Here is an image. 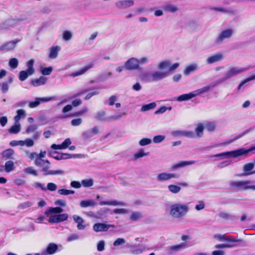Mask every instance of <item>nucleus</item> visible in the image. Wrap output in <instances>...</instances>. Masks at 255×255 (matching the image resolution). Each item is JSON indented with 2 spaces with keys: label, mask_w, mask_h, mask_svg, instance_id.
I'll list each match as a JSON object with an SVG mask.
<instances>
[{
  "label": "nucleus",
  "mask_w": 255,
  "mask_h": 255,
  "mask_svg": "<svg viewBox=\"0 0 255 255\" xmlns=\"http://www.w3.org/2000/svg\"><path fill=\"white\" fill-rule=\"evenodd\" d=\"M179 66V63L171 64L168 60L160 62L157 68L161 71H154L151 72V81L161 80L170 75V72L176 69Z\"/></svg>",
  "instance_id": "nucleus-1"
},
{
  "label": "nucleus",
  "mask_w": 255,
  "mask_h": 255,
  "mask_svg": "<svg viewBox=\"0 0 255 255\" xmlns=\"http://www.w3.org/2000/svg\"><path fill=\"white\" fill-rule=\"evenodd\" d=\"M255 68L254 65H250L246 67H233L230 68L225 74V76L218 79L220 83H223L231 78L236 76L245 71Z\"/></svg>",
  "instance_id": "nucleus-2"
},
{
  "label": "nucleus",
  "mask_w": 255,
  "mask_h": 255,
  "mask_svg": "<svg viewBox=\"0 0 255 255\" xmlns=\"http://www.w3.org/2000/svg\"><path fill=\"white\" fill-rule=\"evenodd\" d=\"M255 150V146L250 147L249 149H245L244 148H241L235 150L231 151H228L226 152H222L221 153L213 155V157H237L241 155H247L250 152H253Z\"/></svg>",
  "instance_id": "nucleus-3"
},
{
  "label": "nucleus",
  "mask_w": 255,
  "mask_h": 255,
  "mask_svg": "<svg viewBox=\"0 0 255 255\" xmlns=\"http://www.w3.org/2000/svg\"><path fill=\"white\" fill-rule=\"evenodd\" d=\"M254 181L253 180H237L231 181L230 186L231 188L237 189L240 191L248 190H255V185L253 184Z\"/></svg>",
  "instance_id": "nucleus-4"
},
{
  "label": "nucleus",
  "mask_w": 255,
  "mask_h": 255,
  "mask_svg": "<svg viewBox=\"0 0 255 255\" xmlns=\"http://www.w3.org/2000/svg\"><path fill=\"white\" fill-rule=\"evenodd\" d=\"M34 164L38 167H42L41 171L43 172V175L45 176L48 175H63L64 174V171L62 170H49L50 166H44L45 164L44 159L40 158H36L35 159Z\"/></svg>",
  "instance_id": "nucleus-5"
},
{
  "label": "nucleus",
  "mask_w": 255,
  "mask_h": 255,
  "mask_svg": "<svg viewBox=\"0 0 255 255\" xmlns=\"http://www.w3.org/2000/svg\"><path fill=\"white\" fill-rule=\"evenodd\" d=\"M188 206L182 204H175L170 206V214L174 218H180L188 212Z\"/></svg>",
  "instance_id": "nucleus-6"
},
{
  "label": "nucleus",
  "mask_w": 255,
  "mask_h": 255,
  "mask_svg": "<svg viewBox=\"0 0 255 255\" xmlns=\"http://www.w3.org/2000/svg\"><path fill=\"white\" fill-rule=\"evenodd\" d=\"M234 33V30L228 28L222 31L215 40V43L217 45L222 44L226 39H230Z\"/></svg>",
  "instance_id": "nucleus-7"
},
{
  "label": "nucleus",
  "mask_w": 255,
  "mask_h": 255,
  "mask_svg": "<svg viewBox=\"0 0 255 255\" xmlns=\"http://www.w3.org/2000/svg\"><path fill=\"white\" fill-rule=\"evenodd\" d=\"M255 163H248L245 164L243 167V172L237 174L238 177L248 176L255 174V170H253Z\"/></svg>",
  "instance_id": "nucleus-8"
},
{
  "label": "nucleus",
  "mask_w": 255,
  "mask_h": 255,
  "mask_svg": "<svg viewBox=\"0 0 255 255\" xmlns=\"http://www.w3.org/2000/svg\"><path fill=\"white\" fill-rule=\"evenodd\" d=\"M125 68L128 70H134L139 68L138 59L135 58H130L125 64Z\"/></svg>",
  "instance_id": "nucleus-9"
},
{
  "label": "nucleus",
  "mask_w": 255,
  "mask_h": 255,
  "mask_svg": "<svg viewBox=\"0 0 255 255\" xmlns=\"http://www.w3.org/2000/svg\"><path fill=\"white\" fill-rule=\"evenodd\" d=\"M56 99L55 97L48 98H36L35 101H31L28 103V106L30 108H34L37 107L41 102H47Z\"/></svg>",
  "instance_id": "nucleus-10"
},
{
  "label": "nucleus",
  "mask_w": 255,
  "mask_h": 255,
  "mask_svg": "<svg viewBox=\"0 0 255 255\" xmlns=\"http://www.w3.org/2000/svg\"><path fill=\"white\" fill-rule=\"evenodd\" d=\"M68 218V215L66 213L58 215H51L49 219L50 223H58L66 221Z\"/></svg>",
  "instance_id": "nucleus-11"
},
{
  "label": "nucleus",
  "mask_w": 255,
  "mask_h": 255,
  "mask_svg": "<svg viewBox=\"0 0 255 255\" xmlns=\"http://www.w3.org/2000/svg\"><path fill=\"white\" fill-rule=\"evenodd\" d=\"M99 133V127L95 126L92 128L84 131L82 136L84 139H88Z\"/></svg>",
  "instance_id": "nucleus-12"
},
{
  "label": "nucleus",
  "mask_w": 255,
  "mask_h": 255,
  "mask_svg": "<svg viewBox=\"0 0 255 255\" xmlns=\"http://www.w3.org/2000/svg\"><path fill=\"white\" fill-rule=\"evenodd\" d=\"M179 177V175L177 174L163 172L157 175V180L161 182L168 180L171 178H178Z\"/></svg>",
  "instance_id": "nucleus-13"
},
{
  "label": "nucleus",
  "mask_w": 255,
  "mask_h": 255,
  "mask_svg": "<svg viewBox=\"0 0 255 255\" xmlns=\"http://www.w3.org/2000/svg\"><path fill=\"white\" fill-rule=\"evenodd\" d=\"M134 4L133 0H124L117 1L115 3L116 7L120 9H127Z\"/></svg>",
  "instance_id": "nucleus-14"
},
{
  "label": "nucleus",
  "mask_w": 255,
  "mask_h": 255,
  "mask_svg": "<svg viewBox=\"0 0 255 255\" xmlns=\"http://www.w3.org/2000/svg\"><path fill=\"white\" fill-rule=\"evenodd\" d=\"M111 227H114L113 225L106 224L104 223H96L93 226V230L96 232H106Z\"/></svg>",
  "instance_id": "nucleus-15"
},
{
  "label": "nucleus",
  "mask_w": 255,
  "mask_h": 255,
  "mask_svg": "<svg viewBox=\"0 0 255 255\" xmlns=\"http://www.w3.org/2000/svg\"><path fill=\"white\" fill-rule=\"evenodd\" d=\"M58 250L57 245L55 243H50L46 249L42 252V255H52L56 253Z\"/></svg>",
  "instance_id": "nucleus-16"
},
{
  "label": "nucleus",
  "mask_w": 255,
  "mask_h": 255,
  "mask_svg": "<svg viewBox=\"0 0 255 255\" xmlns=\"http://www.w3.org/2000/svg\"><path fill=\"white\" fill-rule=\"evenodd\" d=\"M172 134L174 136H183L190 138L195 137V133L191 131L186 130H174L172 132Z\"/></svg>",
  "instance_id": "nucleus-17"
},
{
  "label": "nucleus",
  "mask_w": 255,
  "mask_h": 255,
  "mask_svg": "<svg viewBox=\"0 0 255 255\" xmlns=\"http://www.w3.org/2000/svg\"><path fill=\"white\" fill-rule=\"evenodd\" d=\"M19 41L18 40H14L9 41L0 47V51H8L13 49L16 46V44Z\"/></svg>",
  "instance_id": "nucleus-18"
},
{
  "label": "nucleus",
  "mask_w": 255,
  "mask_h": 255,
  "mask_svg": "<svg viewBox=\"0 0 255 255\" xmlns=\"http://www.w3.org/2000/svg\"><path fill=\"white\" fill-rule=\"evenodd\" d=\"M219 84L220 83L218 82V80H217L216 81L211 83L209 85L204 87L197 91H195L194 92H195V94H197V96H198L200 94L208 92L211 88L214 87Z\"/></svg>",
  "instance_id": "nucleus-19"
},
{
  "label": "nucleus",
  "mask_w": 255,
  "mask_h": 255,
  "mask_svg": "<svg viewBox=\"0 0 255 255\" xmlns=\"http://www.w3.org/2000/svg\"><path fill=\"white\" fill-rule=\"evenodd\" d=\"M94 66V64L93 62L87 65L86 66L80 69V70L78 71H76L72 73L70 76L72 77H75L77 76H79L80 75H81L83 74H84L86 71H87L89 69L93 68Z\"/></svg>",
  "instance_id": "nucleus-20"
},
{
  "label": "nucleus",
  "mask_w": 255,
  "mask_h": 255,
  "mask_svg": "<svg viewBox=\"0 0 255 255\" xmlns=\"http://www.w3.org/2000/svg\"><path fill=\"white\" fill-rule=\"evenodd\" d=\"M223 58V56L222 54L218 53L209 57L206 60V62L209 64H213L214 63L222 60Z\"/></svg>",
  "instance_id": "nucleus-21"
},
{
  "label": "nucleus",
  "mask_w": 255,
  "mask_h": 255,
  "mask_svg": "<svg viewBox=\"0 0 255 255\" xmlns=\"http://www.w3.org/2000/svg\"><path fill=\"white\" fill-rule=\"evenodd\" d=\"M195 161H181L179 162L174 164L171 166V169L173 170H175L178 168H182L188 165L194 164Z\"/></svg>",
  "instance_id": "nucleus-22"
},
{
  "label": "nucleus",
  "mask_w": 255,
  "mask_h": 255,
  "mask_svg": "<svg viewBox=\"0 0 255 255\" xmlns=\"http://www.w3.org/2000/svg\"><path fill=\"white\" fill-rule=\"evenodd\" d=\"M187 247L185 243H181L180 244L169 247L168 248V253L170 255H172L175 252H178L181 249H185Z\"/></svg>",
  "instance_id": "nucleus-23"
},
{
  "label": "nucleus",
  "mask_w": 255,
  "mask_h": 255,
  "mask_svg": "<svg viewBox=\"0 0 255 255\" xmlns=\"http://www.w3.org/2000/svg\"><path fill=\"white\" fill-rule=\"evenodd\" d=\"M197 96V94H195V92H191L188 94L181 95L176 98L178 102H183L189 100Z\"/></svg>",
  "instance_id": "nucleus-24"
},
{
  "label": "nucleus",
  "mask_w": 255,
  "mask_h": 255,
  "mask_svg": "<svg viewBox=\"0 0 255 255\" xmlns=\"http://www.w3.org/2000/svg\"><path fill=\"white\" fill-rule=\"evenodd\" d=\"M47 78L44 76H40L38 79H34L31 80V84L34 87L43 85L45 84Z\"/></svg>",
  "instance_id": "nucleus-25"
},
{
  "label": "nucleus",
  "mask_w": 255,
  "mask_h": 255,
  "mask_svg": "<svg viewBox=\"0 0 255 255\" xmlns=\"http://www.w3.org/2000/svg\"><path fill=\"white\" fill-rule=\"evenodd\" d=\"M49 50V57L54 59L57 58L58 52L60 50V47L59 46H52Z\"/></svg>",
  "instance_id": "nucleus-26"
},
{
  "label": "nucleus",
  "mask_w": 255,
  "mask_h": 255,
  "mask_svg": "<svg viewBox=\"0 0 255 255\" xmlns=\"http://www.w3.org/2000/svg\"><path fill=\"white\" fill-rule=\"evenodd\" d=\"M73 219L75 222L78 224L77 228L78 230H83L85 228V226L83 224L84 220L81 217L77 215H74L73 216Z\"/></svg>",
  "instance_id": "nucleus-27"
},
{
  "label": "nucleus",
  "mask_w": 255,
  "mask_h": 255,
  "mask_svg": "<svg viewBox=\"0 0 255 255\" xmlns=\"http://www.w3.org/2000/svg\"><path fill=\"white\" fill-rule=\"evenodd\" d=\"M31 20V18L26 15H21L19 17L15 18L11 20V24H14L19 22H29Z\"/></svg>",
  "instance_id": "nucleus-28"
},
{
  "label": "nucleus",
  "mask_w": 255,
  "mask_h": 255,
  "mask_svg": "<svg viewBox=\"0 0 255 255\" xmlns=\"http://www.w3.org/2000/svg\"><path fill=\"white\" fill-rule=\"evenodd\" d=\"M99 205L101 206L104 205H111V206H125L126 204L124 202H119L116 200H112L110 201H100Z\"/></svg>",
  "instance_id": "nucleus-29"
},
{
  "label": "nucleus",
  "mask_w": 255,
  "mask_h": 255,
  "mask_svg": "<svg viewBox=\"0 0 255 255\" xmlns=\"http://www.w3.org/2000/svg\"><path fill=\"white\" fill-rule=\"evenodd\" d=\"M106 112L104 111H100L96 113L95 119L100 122H108V117H105Z\"/></svg>",
  "instance_id": "nucleus-30"
},
{
  "label": "nucleus",
  "mask_w": 255,
  "mask_h": 255,
  "mask_svg": "<svg viewBox=\"0 0 255 255\" xmlns=\"http://www.w3.org/2000/svg\"><path fill=\"white\" fill-rule=\"evenodd\" d=\"M20 129L21 125L20 123L14 122V125L8 129V132L11 134H17L20 131Z\"/></svg>",
  "instance_id": "nucleus-31"
},
{
  "label": "nucleus",
  "mask_w": 255,
  "mask_h": 255,
  "mask_svg": "<svg viewBox=\"0 0 255 255\" xmlns=\"http://www.w3.org/2000/svg\"><path fill=\"white\" fill-rule=\"evenodd\" d=\"M96 205V203L93 200H82L80 203V206L82 208L95 207Z\"/></svg>",
  "instance_id": "nucleus-32"
},
{
  "label": "nucleus",
  "mask_w": 255,
  "mask_h": 255,
  "mask_svg": "<svg viewBox=\"0 0 255 255\" xmlns=\"http://www.w3.org/2000/svg\"><path fill=\"white\" fill-rule=\"evenodd\" d=\"M198 69V65L196 63L192 64L187 66L184 70V74L185 75H188L191 73L196 71Z\"/></svg>",
  "instance_id": "nucleus-33"
},
{
  "label": "nucleus",
  "mask_w": 255,
  "mask_h": 255,
  "mask_svg": "<svg viewBox=\"0 0 255 255\" xmlns=\"http://www.w3.org/2000/svg\"><path fill=\"white\" fill-rule=\"evenodd\" d=\"M63 211L62 208L59 207H50L49 209L45 212V215H48L50 214H60Z\"/></svg>",
  "instance_id": "nucleus-34"
},
{
  "label": "nucleus",
  "mask_w": 255,
  "mask_h": 255,
  "mask_svg": "<svg viewBox=\"0 0 255 255\" xmlns=\"http://www.w3.org/2000/svg\"><path fill=\"white\" fill-rule=\"evenodd\" d=\"M17 115L14 117V122L19 123V121L22 118H25L26 117V112L24 110L19 109L16 111Z\"/></svg>",
  "instance_id": "nucleus-35"
},
{
  "label": "nucleus",
  "mask_w": 255,
  "mask_h": 255,
  "mask_svg": "<svg viewBox=\"0 0 255 255\" xmlns=\"http://www.w3.org/2000/svg\"><path fill=\"white\" fill-rule=\"evenodd\" d=\"M149 154V152H144L143 149H140L137 152L135 153L133 155V159L137 160L138 158H141L144 156H147Z\"/></svg>",
  "instance_id": "nucleus-36"
},
{
  "label": "nucleus",
  "mask_w": 255,
  "mask_h": 255,
  "mask_svg": "<svg viewBox=\"0 0 255 255\" xmlns=\"http://www.w3.org/2000/svg\"><path fill=\"white\" fill-rule=\"evenodd\" d=\"M14 154V150L12 149L8 148L2 151V156L6 159L12 158L11 156Z\"/></svg>",
  "instance_id": "nucleus-37"
},
{
  "label": "nucleus",
  "mask_w": 255,
  "mask_h": 255,
  "mask_svg": "<svg viewBox=\"0 0 255 255\" xmlns=\"http://www.w3.org/2000/svg\"><path fill=\"white\" fill-rule=\"evenodd\" d=\"M156 106V104L155 102H152L148 104L144 105L141 107L140 111L141 112H146L154 109Z\"/></svg>",
  "instance_id": "nucleus-38"
},
{
  "label": "nucleus",
  "mask_w": 255,
  "mask_h": 255,
  "mask_svg": "<svg viewBox=\"0 0 255 255\" xmlns=\"http://www.w3.org/2000/svg\"><path fill=\"white\" fill-rule=\"evenodd\" d=\"M33 74H29V72L26 70L25 71H21L19 73V79L21 81H25L29 76L32 75Z\"/></svg>",
  "instance_id": "nucleus-39"
},
{
  "label": "nucleus",
  "mask_w": 255,
  "mask_h": 255,
  "mask_svg": "<svg viewBox=\"0 0 255 255\" xmlns=\"http://www.w3.org/2000/svg\"><path fill=\"white\" fill-rule=\"evenodd\" d=\"M34 63V60L33 59H30L26 63V66L27 67V69H26V70L28 71V72H29V74H33L35 72V70L33 68Z\"/></svg>",
  "instance_id": "nucleus-40"
},
{
  "label": "nucleus",
  "mask_w": 255,
  "mask_h": 255,
  "mask_svg": "<svg viewBox=\"0 0 255 255\" xmlns=\"http://www.w3.org/2000/svg\"><path fill=\"white\" fill-rule=\"evenodd\" d=\"M110 210V209L108 208H101L97 212L96 217L102 218L104 216L107 214Z\"/></svg>",
  "instance_id": "nucleus-41"
},
{
  "label": "nucleus",
  "mask_w": 255,
  "mask_h": 255,
  "mask_svg": "<svg viewBox=\"0 0 255 255\" xmlns=\"http://www.w3.org/2000/svg\"><path fill=\"white\" fill-rule=\"evenodd\" d=\"M204 126L202 124L197 125L195 128V132L198 137H202L203 134Z\"/></svg>",
  "instance_id": "nucleus-42"
},
{
  "label": "nucleus",
  "mask_w": 255,
  "mask_h": 255,
  "mask_svg": "<svg viewBox=\"0 0 255 255\" xmlns=\"http://www.w3.org/2000/svg\"><path fill=\"white\" fill-rule=\"evenodd\" d=\"M5 170L6 172H9L12 171L14 168V162L12 161L9 160L5 163Z\"/></svg>",
  "instance_id": "nucleus-43"
},
{
  "label": "nucleus",
  "mask_w": 255,
  "mask_h": 255,
  "mask_svg": "<svg viewBox=\"0 0 255 255\" xmlns=\"http://www.w3.org/2000/svg\"><path fill=\"white\" fill-rule=\"evenodd\" d=\"M140 79L145 82H150L151 81V79L150 78H151V72H145L141 74L140 76Z\"/></svg>",
  "instance_id": "nucleus-44"
},
{
  "label": "nucleus",
  "mask_w": 255,
  "mask_h": 255,
  "mask_svg": "<svg viewBox=\"0 0 255 255\" xmlns=\"http://www.w3.org/2000/svg\"><path fill=\"white\" fill-rule=\"evenodd\" d=\"M40 72L43 75H50L53 70L52 67H40Z\"/></svg>",
  "instance_id": "nucleus-45"
},
{
  "label": "nucleus",
  "mask_w": 255,
  "mask_h": 255,
  "mask_svg": "<svg viewBox=\"0 0 255 255\" xmlns=\"http://www.w3.org/2000/svg\"><path fill=\"white\" fill-rule=\"evenodd\" d=\"M57 193L61 195H68L70 194H73L75 193L74 190H68L65 189H59Z\"/></svg>",
  "instance_id": "nucleus-46"
},
{
  "label": "nucleus",
  "mask_w": 255,
  "mask_h": 255,
  "mask_svg": "<svg viewBox=\"0 0 255 255\" xmlns=\"http://www.w3.org/2000/svg\"><path fill=\"white\" fill-rule=\"evenodd\" d=\"M168 188L171 192L174 194L178 193L181 190L180 187L175 185H169Z\"/></svg>",
  "instance_id": "nucleus-47"
},
{
  "label": "nucleus",
  "mask_w": 255,
  "mask_h": 255,
  "mask_svg": "<svg viewBox=\"0 0 255 255\" xmlns=\"http://www.w3.org/2000/svg\"><path fill=\"white\" fill-rule=\"evenodd\" d=\"M164 8L166 11L171 12H175L178 9L176 6L170 4L165 5Z\"/></svg>",
  "instance_id": "nucleus-48"
},
{
  "label": "nucleus",
  "mask_w": 255,
  "mask_h": 255,
  "mask_svg": "<svg viewBox=\"0 0 255 255\" xmlns=\"http://www.w3.org/2000/svg\"><path fill=\"white\" fill-rule=\"evenodd\" d=\"M81 184L85 187H90L93 185L94 182L92 179H84L82 180Z\"/></svg>",
  "instance_id": "nucleus-49"
},
{
  "label": "nucleus",
  "mask_w": 255,
  "mask_h": 255,
  "mask_svg": "<svg viewBox=\"0 0 255 255\" xmlns=\"http://www.w3.org/2000/svg\"><path fill=\"white\" fill-rule=\"evenodd\" d=\"M142 217V214L140 212H132L130 216L131 221H135Z\"/></svg>",
  "instance_id": "nucleus-50"
},
{
  "label": "nucleus",
  "mask_w": 255,
  "mask_h": 255,
  "mask_svg": "<svg viewBox=\"0 0 255 255\" xmlns=\"http://www.w3.org/2000/svg\"><path fill=\"white\" fill-rule=\"evenodd\" d=\"M255 75H253V76H251L249 78H248L247 79H246L245 80H243V81H242L241 82V83L239 85L238 87V90H240L242 88V87L245 84H246L247 83L252 81V80H255Z\"/></svg>",
  "instance_id": "nucleus-51"
},
{
  "label": "nucleus",
  "mask_w": 255,
  "mask_h": 255,
  "mask_svg": "<svg viewBox=\"0 0 255 255\" xmlns=\"http://www.w3.org/2000/svg\"><path fill=\"white\" fill-rule=\"evenodd\" d=\"M25 173L33 175L35 176H38V173L32 167H28L24 169Z\"/></svg>",
  "instance_id": "nucleus-52"
},
{
  "label": "nucleus",
  "mask_w": 255,
  "mask_h": 255,
  "mask_svg": "<svg viewBox=\"0 0 255 255\" xmlns=\"http://www.w3.org/2000/svg\"><path fill=\"white\" fill-rule=\"evenodd\" d=\"M62 37L64 40L69 41L72 37V33L69 30H65L63 33Z\"/></svg>",
  "instance_id": "nucleus-53"
},
{
  "label": "nucleus",
  "mask_w": 255,
  "mask_h": 255,
  "mask_svg": "<svg viewBox=\"0 0 255 255\" xmlns=\"http://www.w3.org/2000/svg\"><path fill=\"white\" fill-rule=\"evenodd\" d=\"M125 115V113H119L115 115L108 117V121L120 120L122 117Z\"/></svg>",
  "instance_id": "nucleus-54"
},
{
  "label": "nucleus",
  "mask_w": 255,
  "mask_h": 255,
  "mask_svg": "<svg viewBox=\"0 0 255 255\" xmlns=\"http://www.w3.org/2000/svg\"><path fill=\"white\" fill-rule=\"evenodd\" d=\"M18 64V60L16 58H12L9 60V65L12 69L16 68Z\"/></svg>",
  "instance_id": "nucleus-55"
},
{
  "label": "nucleus",
  "mask_w": 255,
  "mask_h": 255,
  "mask_svg": "<svg viewBox=\"0 0 255 255\" xmlns=\"http://www.w3.org/2000/svg\"><path fill=\"white\" fill-rule=\"evenodd\" d=\"M33 187L36 189H41L42 191H46V188L44 184L41 183L39 182H35L32 184Z\"/></svg>",
  "instance_id": "nucleus-56"
},
{
  "label": "nucleus",
  "mask_w": 255,
  "mask_h": 255,
  "mask_svg": "<svg viewBox=\"0 0 255 255\" xmlns=\"http://www.w3.org/2000/svg\"><path fill=\"white\" fill-rule=\"evenodd\" d=\"M60 158H62V159H66L71 158H76L79 156L78 154H70L69 153H61V155H60Z\"/></svg>",
  "instance_id": "nucleus-57"
},
{
  "label": "nucleus",
  "mask_w": 255,
  "mask_h": 255,
  "mask_svg": "<svg viewBox=\"0 0 255 255\" xmlns=\"http://www.w3.org/2000/svg\"><path fill=\"white\" fill-rule=\"evenodd\" d=\"M37 128L38 126L37 125H31L27 128L26 129V133L28 134L31 132H34L37 129Z\"/></svg>",
  "instance_id": "nucleus-58"
},
{
  "label": "nucleus",
  "mask_w": 255,
  "mask_h": 255,
  "mask_svg": "<svg viewBox=\"0 0 255 255\" xmlns=\"http://www.w3.org/2000/svg\"><path fill=\"white\" fill-rule=\"evenodd\" d=\"M226 241L232 243H242L243 240L242 239L233 238L232 236H226Z\"/></svg>",
  "instance_id": "nucleus-59"
},
{
  "label": "nucleus",
  "mask_w": 255,
  "mask_h": 255,
  "mask_svg": "<svg viewBox=\"0 0 255 255\" xmlns=\"http://www.w3.org/2000/svg\"><path fill=\"white\" fill-rule=\"evenodd\" d=\"M165 136L164 135H158L155 136L153 138V142L158 143L161 142L164 140Z\"/></svg>",
  "instance_id": "nucleus-60"
},
{
  "label": "nucleus",
  "mask_w": 255,
  "mask_h": 255,
  "mask_svg": "<svg viewBox=\"0 0 255 255\" xmlns=\"http://www.w3.org/2000/svg\"><path fill=\"white\" fill-rule=\"evenodd\" d=\"M152 141L150 138H142L139 141V144L140 146H145L146 145H148L151 143Z\"/></svg>",
  "instance_id": "nucleus-61"
},
{
  "label": "nucleus",
  "mask_w": 255,
  "mask_h": 255,
  "mask_svg": "<svg viewBox=\"0 0 255 255\" xmlns=\"http://www.w3.org/2000/svg\"><path fill=\"white\" fill-rule=\"evenodd\" d=\"M46 190L50 191H55L57 189V185L53 183H48L47 185Z\"/></svg>",
  "instance_id": "nucleus-62"
},
{
  "label": "nucleus",
  "mask_w": 255,
  "mask_h": 255,
  "mask_svg": "<svg viewBox=\"0 0 255 255\" xmlns=\"http://www.w3.org/2000/svg\"><path fill=\"white\" fill-rule=\"evenodd\" d=\"M126 243V241L123 238H118L113 243L115 247H118L123 245Z\"/></svg>",
  "instance_id": "nucleus-63"
},
{
  "label": "nucleus",
  "mask_w": 255,
  "mask_h": 255,
  "mask_svg": "<svg viewBox=\"0 0 255 255\" xmlns=\"http://www.w3.org/2000/svg\"><path fill=\"white\" fill-rule=\"evenodd\" d=\"M105 242L103 240L100 241L97 244V250L102 252L104 250Z\"/></svg>",
  "instance_id": "nucleus-64"
}]
</instances>
